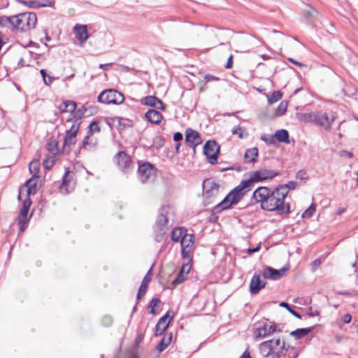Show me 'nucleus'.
<instances>
[{"instance_id":"obj_1","label":"nucleus","mask_w":358,"mask_h":358,"mask_svg":"<svg viewBox=\"0 0 358 358\" xmlns=\"http://www.w3.org/2000/svg\"><path fill=\"white\" fill-rule=\"evenodd\" d=\"M279 175V172L262 169L250 173V178L248 180H242L240 184L231 189L224 199L215 207V212H220L222 210H227L232 206L238 203L244 196L251 189L255 182L271 180Z\"/></svg>"},{"instance_id":"obj_2","label":"nucleus","mask_w":358,"mask_h":358,"mask_svg":"<svg viewBox=\"0 0 358 358\" xmlns=\"http://www.w3.org/2000/svg\"><path fill=\"white\" fill-rule=\"evenodd\" d=\"M285 188L282 186H277L273 190L268 187H259L252 196L256 202L260 203L262 209L275 212L277 215L290 213V204L285 202Z\"/></svg>"},{"instance_id":"obj_3","label":"nucleus","mask_w":358,"mask_h":358,"mask_svg":"<svg viewBox=\"0 0 358 358\" xmlns=\"http://www.w3.org/2000/svg\"><path fill=\"white\" fill-rule=\"evenodd\" d=\"M285 344L280 338L262 342L259 345V351L264 357L281 358L285 356Z\"/></svg>"},{"instance_id":"obj_4","label":"nucleus","mask_w":358,"mask_h":358,"mask_svg":"<svg viewBox=\"0 0 358 358\" xmlns=\"http://www.w3.org/2000/svg\"><path fill=\"white\" fill-rule=\"evenodd\" d=\"M15 29L21 31H27L35 28L37 16L34 13H23L14 15Z\"/></svg>"},{"instance_id":"obj_5","label":"nucleus","mask_w":358,"mask_h":358,"mask_svg":"<svg viewBox=\"0 0 358 358\" xmlns=\"http://www.w3.org/2000/svg\"><path fill=\"white\" fill-rule=\"evenodd\" d=\"M113 162L124 174L129 175L134 170V163L131 157L124 151H119L113 157Z\"/></svg>"},{"instance_id":"obj_6","label":"nucleus","mask_w":358,"mask_h":358,"mask_svg":"<svg viewBox=\"0 0 358 358\" xmlns=\"http://www.w3.org/2000/svg\"><path fill=\"white\" fill-rule=\"evenodd\" d=\"M204 202L209 204L213 202L220 192V185L213 178H207L203 182Z\"/></svg>"},{"instance_id":"obj_7","label":"nucleus","mask_w":358,"mask_h":358,"mask_svg":"<svg viewBox=\"0 0 358 358\" xmlns=\"http://www.w3.org/2000/svg\"><path fill=\"white\" fill-rule=\"evenodd\" d=\"M124 100L123 94L113 89L103 90L97 97V101L102 103L120 104Z\"/></svg>"},{"instance_id":"obj_8","label":"nucleus","mask_w":358,"mask_h":358,"mask_svg":"<svg viewBox=\"0 0 358 358\" xmlns=\"http://www.w3.org/2000/svg\"><path fill=\"white\" fill-rule=\"evenodd\" d=\"M138 177L142 183L152 181L155 176V169L149 162L138 164Z\"/></svg>"},{"instance_id":"obj_9","label":"nucleus","mask_w":358,"mask_h":358,"mask_svg":"<svg viewBox=\"0 0 358 358\" xmlns=\"http://www.w3.org/2000/svg\"><path fill=\"white\" fill-rule=\"evenodd\" d=\"M220 152V145L215 141H208L203 146V153L211 164L217 162V156Z\"/></svg>"},{"instance_id":"obj_10","label":"nucleus","mask_w":358,"mask_h":358,"mask_svg":"<svg viewBox=\"0 0 358 358\" xmlns=\"http://www.w3.org/2000/svg\"><path fill=\"white\" fill-rule=\"evenodd\" d=\"M194 243V234H186L180 240L181 255L184 259H191V254L192 252L193 245Z\"/></svg>"},{"instance_id":"obj_11","label":"nucleus","mask_w":358,"mask_h":358,"mask_svg":"<svg viewBox=\"0 0 358 358\" xmlns=\"http://www.w3.org/2000/svg\"><path fill=\"white\" fill-rule=\"evenodd\" d=\"M334 121V117L331 118L325 112L317 111L314 112L313 123L324 128L325 130H329Z\"/></svg>"},{"instance_id":"obj_12","label":"nucleus","mask_w":358,"mask_h":358,"mask_svg":"<svg viewBox=\"0 0 358 358\" xmlns=\"http://www.w3.org/2000/svg\"><path fill=\"white\" fill-rule=\"evenodd\" d=\"M185 142L189 147L195 148L202 143V140L198 131L189 128L185 131Z\"/></svg>"},{"instance_id":"obj_13","label":"nucleus","mask_w":358,"mask_h":358,"mask_svg":"<svg viewBox=\"0 0 358 358\" xmlns=\"http://www.w3.org/2000/svg\"><path fill=\"white\" fill-rule=\"evenodd\" d=\"M171 207L169 206H162L159 209V215L154 226L168 230V215Z\"/></svg>"},{"instance_id":"obj_14","label":"nucleus","mask_w":358,"mask_h":358,"mask_svg":"<svg viewBox=\"0 0 358 358\" xmlns=\"http://www.w3.org/2000/svg\"><path fill=\"white\" fill-rule=\"evenodd\" d=\"M287 270L286 268L277 270L271 266H266L262 271V276L264 278L276 280L280 279L284 276L285 271Z\"/></svg>"},{"instance_id":"obj_15","label":"nucleus","mask_w":358,"mask_h":358,"mask_svg":"<svg viewBox=\"0 0 358 358\" xmlns=\"http://www.w3.org/2000/svg\"><path fill=\"white\" fill-rule=\"evenodd\" d=\"M265 286L266 282L261 280L260 274L257 272L255 273L250 283V292L251 294H257Z\"/></svg>"},{"instance_id":"obj_16","label":"nucleus","mask_w":358,"mask_h":358,"mask_svg":"<svg viewBox=\"0 0 358 358\" xmlns=\"http://www.w3.org/2000/svg\"><path fill=\"white\" fill-rule=\"evenodd\" d=\"M141 103L142 105L155 107L162 110H164L166 108V105L161 99L155 96H147L143 97L141 100Z\"/></svg>"},{"instance_id":"obj_17","label":"nucleus","mask_w":358,"mask_h":358,"mask_svg":"<svg viewBox=\"0 0 358 358\" xmlns=\"http://www.w3.org/2000/svg\"><path fill=\"white\" fill-rule=\"evenodd\" d=\"M169 317V313L162 317L157 322L155 326V336L162 335L168 328L170 322L173 320V317L169 318V322L167 319Z\"/></svg>"},{"instance_id":"obj_18","label":"nucleus","mask_w":358,"mask_h":358,"mask_svg":"<svg viewBox=\"0 0 358 358\" xmlns=\"http://www.w3.org/2000/svg\"><path fill=\"white\" fill-rule=\"evenodd\" d=\"M276 331L277 329L275 324L268 325L266 324H264L262 326H260L257 329L256 337L259 338H264L270 336Z\"/></svg>"},{"instance_id":"obj_19","label":"nucleus","mask_w":358,"mask_h":358,"mask_svg":"<svg viewBox=\"0 0 358 358\" xmlns=\"http://www.w3.org/2000/svg\"><path fill=\"white\" fill-rule=\"evenodd\" d=\"M73 29L80 43H85L89 36L87 26L77 24Z\"/></svg>"},{"instance_id":"obj_20","label":"nucleus","mask_w":358,"mask_h":358,"mask_svg":"<svg viewBox=\"0 0 358 358\" xmlns=\"http://www.w3.org/2000/svg\"><path fill=\"white\" fill-rule=\"evenodd\" d=\"M75 173L73 171L66 170L62 178V187L73 189L75 187L76 182L74 180Z\"/></svg>"},{"instance_id":"obj_21","label":"nucleus","mask_w":358,"mask_h":358,"mask_svg":"<svg viewBox=\"0 0 358 358\" xmlns=\"http://www.w3.org/2000/svg\"><path fill=\"white\" fill-rule=\"evenodd\" d=\"M146 120L152 124H159L162 118V115L157 110L149 109L145 114Z\"/></svg>"},{"instance_id":"obj_22","label":"nucleus","mask_w":358,"mask_h":358,"mask_svg":"<svg viewBox=\"0 0 358 358\" xmlns=\"http://www.w3.org/2000/svg\"><path fill=\"white\" fill-rule=\"evenodd\" d=\"M76 143V136L66 132V136L63 144V152L69 154L71 150V146Z\"/></svg>"},{"instance_id":"obj_23","label":"nucleus","mask_w":358,"mask_h":358,"mask_svg":"<svg viewBox=\"0 0 358 358\" xmlns=\"http://www.w3.org/2000/svg\"><path fill=\"white\" fill-rule=\"evenodd\" d=\"M150 271H151V268L149 270L148 273L144 276V278L141 282V286L138 289V292L137 296H136V298L138 300L141 299L146 293V291H147V289L148 287V284L151 280V278L150 277H148V275H149Z\"/></svg>"},{"instance_id":"obj_24","label":"nucleus","mask_w":358,"mask_h":358,"mask_svg":"<svg viewBox=\"0 0 358 358\" xmlns=\"http://www.w3.org/2000/svg\"><path fill=\"white\" fill-rule=\"evenodd\" d=\"M58 109L60 113H73L76 109V103L73 101H65L62 103L59 106Z\"/></svg>"},{"instance_id":"obj_25","label":"nucleus","mask_w":358,"mask_h":358,"mask_svg":"<svg viewBox=\"0 0 358 358\" xmlns=\"http://www.w3.org/2000/svg\"><path fill=\"white\" fill-rule=\"evenodd\" d=\"M258 149L256 147L247 149L244 155L245 162H255L258 157Z\"/></svg>"},{"instance_id":"obj_26","label":"nucleus","mask_w":358,"mask_h":358,"mask_svg":"<svg viewBox=\"0 0 358 358\" xmlns=\"http://www.w3.org/2000/svg\"><path fill=\"white\" fill-rule=\"evenodd\" d=\"M187 233V229L184 227H176L171 232V240L174 242H180Z\"/></svg>"},{"instance_id":"obj_27","label":"nucleus","mask_w":358,"mask_h":358,"mask_svg":"<svg viewBox=\"0 0 358 358\" xmlns=\"http://www.w3.org/2000/svg\"><path fill=\"white\" fill-rule=\"evenodd\" d=\"M172 341V334H169V335H164L160 342L156 346V350H157L159 352L164 351L171 343Z\"/></svg>"},{"instance_id":"obj_28","label":"nucleus","mask_w":358,"mask_h":358,"mask_svg":"<svg viewBox=\"0 0 358 358\" xmlns=\"http://www.w3.org/2000/svg\"><path fill=\"white\" fill-rule=\"evenodd\" d=\"M274 137L279 142L285 143L287 144L290 143L289 133L286 129L277 130L275 133Z\"/></svg>"},{"instance_id":"obj_29","label":"nucleus","mask_w":358,"mask_h":358,"mask_svg":"<svg viewBox=\"0 0 358 358\" xmlns=\"http://www.w3.org/2000/svg\"><path fill=\"white\" fill-rule=\"evenodd\" d=\"M312 331H313V327L296 329V330L292 331L290 333V336L294 337L295 339H300V338L306 336V335H308Z\"/></svg>"},{"instance_id":"obj_30","label":"nucleus","mask_w":358,"mask_h":358,"mask_svg":"<svg viewBox=\"0 0 358 358\" xmlns=\"http://www.w3.org/2000/svg\"><path fill=\"white\" fill-rule=\"evenodd\" d=\"M167 230L159 228L155 226L153 227L154 238L157 243H160L163 241L165 235L166 234Z\"/></svg>"},{"instance_id":"obj_31","label":"nucleus","mask_w":358,"mask_h":358,"mask_svg":"<svg viewBox=\"0 0 358 358\" xmlns=\"http://www.w3.org/2000/svg\"><path fill=\"white\" fill-rule=\"evenodd\" d=\"M31 173L33 174V178H38V173L40 172V164L38 160H33L29 163V166Z\"/></svg>"},{"instance_id":"obj_32","label":"nucleus","mask_w":358,"mask_h":358,"mask_svg":"<svg viewBox=\"0 0 358 358\" xmlns=\"http://www.w3.org/2000/svg\"><path fill=\"white\" fill-rule=\"evenodd\" d=\"M14 19V16H0V26L4 27L8 25H11L13 28H15Z\"/></svg>"},{"instance_id":"obj_33","label":"nucleus","mask_w":358,"mask_h":358,"mask_svg":"<svg viewBox=\"0 0 358 358\" xmlns=\"http://www.w3.org/2000/svg\"><path fill=\"white\" fill-rule=\"evenodd\" d=\"M36 178H31L26 182V187L27 188V194H35L36 192V182H35Z\"/></svg>"},{"instance_id":"obj_34","label":"nucleus","mask_w":358,"mask_h":358,"mask_svg":"<svg viewBox=\"0 0 358 358\" xmlns=\"http://www.w3.org/2000/svg\"><path fill=\"white\" fill-rule=\"evenodd\" d=\"M48 152L55 155L59 152L58 142L56 140H51L47 145Z\"/></svg>"},{"instance_id":"obj_35","label":"nucleus","mask_w":358,"mask_h":358,"mask_svg":"<svg viewBox=\"0 0 358 358\" xmlns=\"http://www.w3.org/2000/svg\"><path fill=\"white\" fill-rule=\"evenodd\" d=\"M285 355H287L288 358H297L300 353L299 350H296L294 347L287 346L285 351Z\"/></svg>"},{"instance_id":"obj_36","label":"nucleus","mask_w":358,"mask_h":358,"mask_svg":"<svg viewBox=\"0 0 358 358\" xmlns=\"http://www.w3.org/2000/svg\"><path fill=\"white\" fill-rule=\"evenodd\" d=\"M298 119L301 122H313L314 112L308 113H299L297 115Z\"/></svg>"},{"instance_id":"obj_37","label":"nucleus","mask_w":358,"mask_h":358,"mask_svg":"<svg viewBox=\"0 0 358 358\" xmlns=\"http://www.w3.org/2000/svg\"><path fill=\"white\" fill-rule=\"evenodd\" d=\"M92 135H89V134L87 133V135L84 138L83 141L82 146L80 147V148H85L89 150H92L94 148L95 143H92L91 142L89 141L90 137Z\"/></svg>"},{"instance_id":"obj_38","label":"nucleus","mask_w":358,"mask_h":358,"mask_svg":"<svg viewBox=\"0 0 358 358\" xmlns=\"http://www.w3.org/2000/svg\"><path fill=\"white\" fill-rule=\"evenodd\" d=\"M282 94L280 91H274L270 96H268L269 103H273L281 99Z\"/></svg>"},{"instance_id":"obj_39","label":"nucleus","mask_w":358,"mask_h":358,"mask_svg":"<svg viewBox=\"0 0 358 358\" xmlns=\"http://www.w3.org/2000/svg\"><path fill=\"white\" fill-rule=\"evenodd\" d=\"M316 210V205L312 203L308 209H306L302 214V217L310 218L313 216V213Z\"/></svg>"},{"instance_id":"obj_40","label":"nucleus","mask_w":358,"mask_h":358,"mask_svg":"<svg viewBox=\"0 0 358 358\" xmlns=\"http://www.w3.org/2000/svg\"><path fill=\"white\" fill-rule=\"evenodd\" d=\"M160 303V300L158 298H153L149 303L148 308L150 309V313L156 315L155 307Z\"/></svg>"},{"instance_id":"obj_41","label":"nucleus","mask_w":358,"mask_h":358,"mask_svg":"<svg viewBox=\"0 0 358 358\" xmlns=\"http://www.w3.org/2000/svg\"><path fill=\"white\" fill-rule=\"evenodd\" d=\"M279 305L281 307L285 308L292 315H293L296 317H297L299 319H301V315L298 312H296L294 309H292L287 303H286L285 301H282L280 303Z\"/></svg>"},{"instance_id":"obj_42","label":"nucleus","mask_w":358,"mask_h":358,"mask_svg":"<svg viewBox=\"0 0 358 358\" xmlns=\"http://www.w3.org/2000/svg\"><path fill=\"white\" fill-rule=\"evenodd\" d=\"M185 280V278L184 277V275H183V267H182L180 271L178 274V276L172 281V285L173 286H176V285L182 283V282H184Z\"/></svg>"},{"instance_id":"obj_43","label":"nucleus","mask_w":358,"mask_h":358,"mask_svg":"<svg viewBox=\"0 0 358 358\" xmlns=\"http://www.w3.org/2000/svg\"><path fill=\"white\" fill-rule=\"evenodd\" d=\"M88 134L89 135H92L93 132H99L101 131V128L99 126L97 122H92L88 127Z\"/></svg>"},{"instance_id":"obj_44","label":"nucleus","mask_w":358,"mask_h":358,"mask_svg":"<svg viewBox=\"0 0 358 358\" xmlns=\"http://www.w3.org/2000/svg\"><path fill=\"white\" fill-rule=\"evenodd\" d=\"M80 128V122H78V121H75L73 124L71 125V128L68 129L66 132L73 134L75 136H77L78 132L79 131Z\"/></svg>"},{"instance_id":"obj_45","label":"nucleus","mask_w":358,"mask_h":358,"mask_svg":"<svg viewBox=\"0 0 358 358\" xmlns=\"http://www.w3.org/2000/svg\"><path fill=\"white\" fill-rule=\"evenodd\" d=\"M287 103L281 102L280 105L278 106L275 110V115L277 116L282 115L287 110Z\"/></svg>"},{"instance_id":"obj_46","label":"nucleus","mask_w":358,"mask_h":358,"mask_svg":"<svg viewBox=\"0 0 358 358\" xmlns=\"http://www.w3.org/2000/svg\"><path fill=\"white\" fill-rule=\"evenodd\" d=\"M279 186H282V187L285 188V192H286V196H287L288 194L289 190L294 189L297 186V183L294 181H289L285 185H280Z\"/></svg>"},{"instance_id":"obj_47","label":"nucleus","mask_w":358,"mask_h":358,"mask_svg":"<svg viewBox=\"0 0 358 358\" xmlns=\"http://www.w3.org/2000/svg\"><path fill=\"white\" fill-rule=\"evenodd\" d=\"M22 4L28 6L31 8H40V1H21Z\"/></svg>"},{"instance_id":"obj_48","label":"nucleus","mask_w":358,"mask_h":358,"mask_svg":"<svg viewBox=\"0 0 358 358\" xmlns=\"http://www.w3.org/2000/svg\"><path fill=\"white\" fill-rule=\"evenodd\" d=\"M55 164V159L52 157L43 159V166L45 169H50Z\"/></svg>"},{"instance_id":"obj_49","label":"nucleus","mask_w":358,"mask_h":358,"mask_svg":"<svg viewBox=\"0 0 358 358\" xmlns=\"http://www.w3.org/2000/svg\"><path fill=\"white\" fill-rule=\"evenodd\" d=\"M55 5V1L52 0H43L40 1V8L41 7H53Z\"/></svg>"},{"instance_id":"obj_50","label":"nucleus","mask_w":358,"mask_h":358,"mask_svg":"<svg viewBox=\"0 0 358 358\" xmlns=\"http://www.w3.org/2000/svg\"><path fill=\"white\" fill-rule=\"evenodd\" d=\"M83 110L78 109L76 112V116L78 118H81L83 116H84V111L87 110V106L86 105H84L82 106Z\"/></svg>"},{"instance_id":"obj_51","label":"nucleus","mask_w":358,"mask_h":358,"mask_svg":"<svg viewBox=\"0 0 358 358\" xmlns=\"http://www.w3.org/2000/svg\"><path fill=\"white\" fill-rule=\"evenodd\" d=\"M232 133L234 134H238L240 138H243V130L239 127L234 128L232 130Z\"/></svg>"},{"instance_id":"obj_52","label":"nucleus","mask_w":358,"mask_h":358,"mask_svg":"<svg viewBox=\"0 0 358 358\" xmlns=\"http://www.w3.org/2000/svg\"><path fill=\"white\" fill-rule=\"evenodd\" d=\"M182 138H183L182 134L179 132V131L175 133L174 135H173V140L175 141L178 142V141L182 140Z\"/></svg>"},{"instance_id":"obj_53","label":"nucleus","mask_w":358,"mask_h":358,"mask_svg":"<svg viewBox=\"0 0 358 358\" xmlns=\"http://www.w3.org/2000/svg\"><path fill=\"white\" fill-rule=\"evenodd\" d=\"M321 264V262L320 259H315L312 262V269L313 271H315Z\"/></svg>"},{"instance_id":"obj_54","label":"nucleus","mask_w":358,"mask_h":358,"mask_svg":"<svg viewBox=\"0 0 358 358\" xmlns=\"http://www.w3.org/2000/svg\"><path fill=\"white\" fill-rule=\"evenodd\" d=\"M261 138L262 141H265L266 143H267L268 144H272V143H274V142H275L274 136H271L269 138H267L265 136H262Z\"/></svg>"},{"instance_id":"obj_55","label":"nucleus","mask_w":358,"mask_h":358,"mask_svg":"<svg viewBox=\"0 0 358 358\" xmlns=\"http://www.w3.org/2000/svg\"><path fill=\"white\" fill-rule=\"evenodd\" d=\"M29 209L27 207H22L20 210V216L22 217H26L28 213Z\"/></svg>"},{"instance_id":"obj_56","label":"nucleus","mask_w":358,"mask_h":358,"mask_svg":"<svg viewBox=\"0 0 358 358\" xmlns=\"http://www.w3.org/2000/svg\"><path fill=\"white\" fill-rule=\"evenodd\" d=\"M205 79L206 81L209 82V81H213V80H218L219 78L214 76L211 74H207L205 76Z\"/></svg>"},{"instance_id":"obj_57","label":"nucleus","mask_w":358,"mask_h":358,"mask_svg":"<svg viewBox=\"0 0 358 358\" xmlns=\"http://www.w3.org/2000/svg\"><path fill=\"white\" fill-rule=\"evenodd\" d=\"M232 66H233V56L230 55L229 57L228 58L227 62L225 65V68L231 69V68H232Z\"/></svg>"},{"instance_id":"obj_58","label":"nucleus","mask_w":358,"mask_h":358,"mask_svg":"<svg viewBox=\"0 0 358 358\" xmlns=\"http://www.w3.org/2000/svg\"><path fill=\"white\" fill-rule=\"evenodd\" d=\"M219 203H217L213 209V214L211 215L210 217V220L211 221H215L217 219V217L215 215L217 213H220L223 210H222L220 212H215V207L218 205Z\"/></svg>"},{"instance_id":"obj_59","label":"nucleus","mask_w":358,"mask_h":358,"mask_svg":"<svg viewBox=\"0 0 358 358\" xmlns=\"http://www.w3.org/2000/svg\"><path fill=\"white\" fill-rule=\"evenodd\" d=\"M351 319H352V317H351V315H349V314H345V315H344V316H343V322H344V323L348 324V323L350 322Z\"/></svg>"},{"instance_id":"obj_60","label":"nucleus","mask_w":358,"mask_h":358,"mask_svg":"<svg viewBox=\"0 0 358 358\" xmlns=\"http://www.w3.org/2000/svg\"><path fill=\"white\" fill-rule=\"evenodd\" d=\"M31 203V201L30 199H25L23 202L22 207H27V209H29Z\"/></svg>"},{"instance_id":"obj_61","label":"nucleus","mask_w":358,"mask_h":358,"mask_svg":"<svg viewBox=\"0 0 358 358\" xmlns=\"http://www.w3.org/2000/svg\"><path fill=\"white\" fill-rule=\"evenodd\" d=\"M259 249H260V247H259V246H257V247H255V248H249V249L248 250V254L251 255V254H252V253H255V252H258V251L259 250Z\"/></svg>"},{"instance_id":"obj_62","label":"nucleus","mask_w":358,"mask_h":358,"mask_svg":"<svg viewBox=\"0 0 358 358\" xmlns=\"http://www.w3.org/2000/svg\"><path fill=\"white\" fill-rule=\"evenodd\" d=\"M40 73H41V76L43 77V82L46 83V76H47L46 71L45 69H41L40 71Z\"/></svg>"},{"instance_id":"obj_63","label":"nucleus","mask_w":358,"mask_h":358,"mask_svg":"<svg viewBox=\"0 0 358 358\" xmlns=\"http://www.w3.org/2000/svg\"><path fill=\"white\" fill-rule=\"evenodd\" d=\"M306 173L303 171H299L296 174V178H300L301 180L303 179V176Z\"/></svg>"},{"instance_id":"obj_64","label":"nucleus","mask_w":358,"mask_h":358,"mask_svg":"<svg viewBox=\"0 0 358 358\" xmlns=\"http://www.w3.org/2000/svg\"><path fill=\"white\" fill-rule=\"evenodd\" d=\"M240 358H251L250 352L248 350H245Z\"/></svg>"}]
</instances>
